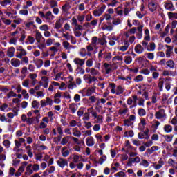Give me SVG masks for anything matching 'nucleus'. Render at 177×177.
<instances>
[{"label":"nucleus","instance_id":"1","mask_svg":"<svg viewBox=\"0 0 177 177\" xmlns=\"http://www.w3.org/2000/svg\"><path fill=\"white\" fill-rule=\"evenodd\" d=\"M25 175H32L34 171L32 170V164H29L28 162H22L21 166L19 167L17 171L15 173V176L19 177L24 172V168H26Z\"/></svg>","mask_w":177,"mask_h":177},{"label":"nucleus","instance_id":"2","mask_svg":"<svg viewBox=\"0 0 177 177\" xmlns=\"http://www.w3.org/2000/svg\"><path fill=\"white\" fill-rule=\"evenodd\" d=\"M99 59H104V62H110L113 57L111 53L100 50L98 53Z\"/></svg>","mask_w":177,"mask_h":177},{"label":"nucleus","instance_id":"3","mask_svg":"<svg viewBox=\"0 0 177 177\" xmlns=\"http://www.w3.org/2000/svg\"><path fill=\"white\" fill-rule=\"evenodd\" d=\"M133 24L134 26H138L137 27V32H136V37L138 39H142V37H143V25H140V22H139V20H133Z\"/></svg>","mask_w":177,"mask_h":177},{"label":"nucleus","instance_id":"4","mask_svg":"<svg viewBox=\"0 0 177 177\" xmlns=\"http://www.w3.org/2000/svg\"><path fill=\"white\" fill-rule=\"evenodd\" d=\"M39 15L41 19H44L46 21H52L55 19V16L52 14V11H48L46 13H44L42 11H39Z\"/></svg>","mask_w":177,"mask_h":177},{"label":"nucleus","instance_id":"5","mask_svg":"<svg viewBox=\"0 0 177 177\" xmlns=\"http://www.w3.org/2000/svg\"><path fill=\"white\" fill-rule=\"evenodd\" d=\"M16 55L17 59H23V57L27 56V50L23 48L21 46H18L16 47Z\"/></svg>","mask_w":177,"mask_h":177},{"label":"nucleus","instance_id":"6","mask_svg":"<svg viewBox=\"0 0 177 177\" xmlns=\"http://www.w3.org/2000/svg\"><path fill=\"white\" fill-rule=\"evenodd\" d=\"M155 118L156 120H160V121H165L167 120V113H165V109H160L155 113Z\"/></svg>","mask_w":177,"mask_h":177},{"label":"nucleus","instance_id":"7","mask_svg":"<svg viewBox=\"0 0 177 177\" xmlns=\"http://www.w3.org/2000/svg\"><path fill=\"white\" fill-rule=\"evenodd\" d=\"M66 84L68 85V89H74V88H77V84H75V81H74V77L71 75L68 76L66 78Z\"/></svg>","mask_w":177,"mask_h":177},{"label":"nucleus","instance_id":"8","mask_svg":"<svg viewBox=\"0 0 177 177\" xmlns=\"http://www.w3.org/2000/svg\"><path fill=\"white\" fill-rule=\"evenodd\" d=\"M41 107H46V106H53V100L49 97H46L45 100L40 101Z\"/></svg>","mask_w":177,"mask_h":177},{"label":"nucleus","instance_id":"9","mask_svg":"<svg viewBox=\"0 0 177 177\" xmlns=\"http://www.w3.org/2000/svg\"><path fill=\"white\" fill-rule=\"evenodd\" d=\"M106 5L101 6V7L99 9L95 10L93 12V15L95 17L102 16L103 13H104V10H106Z\"/></svg>","mask_w":177,"mask_h":177},{"label":"nucleus","instance_id":"10","mask_svg":"<svg viewBox=\"0 0 177 177\" xmlns=\"http://www.w3.org/2000/svg\"><path fill=\"white\" fill-rule=\"evenodd\" d=\"M167 50L165 51V55L167 59H169L171 56L174 55V46L165 45Z\"/></svg>","mask_w":177,"mask_h":177},{"label":"nucleus","instance_id":"11","mask_svg":"<svg viewBox=\"0 0 177 177\" xmlns=\"http://www.w3.org/2000/svg\"><path fill=\"white\" fill-rule=\"evenodd\" d=\"M139 162H140V158L139 156L129 158L128 159L127 165L128 167H132V164H139Z\"/></svg>","mask_w":177,"mask_h":177},{"label":"nucleus","instance_id":"12","mask_svg":"<svg viewBox=\"0 0 177 177\" xmlns=\"http://www.w3.org/2000/svg\"><path fill=\"white\" fill-rule=\"evenodd\" d=\"M57 164L60 168H64V167L68 165V162L63 158H59L57 160Z\"/></svg>","mask_w":177,"mask_h":177},{"label":"nucleus","instance_id":"13","mask_svg":"<svg viewBox=\"0 0 177 177\" xmlns=\"http://www.w3.org/2000/svg\"><path fill=\"white\" fill-rule=\"evenodd\" d=\"M148 8L150 12H156L158 8V3L157 1H149L148 3Z\"/></svg>","mask_w":177,"mask_h":177},{"label":"nucleus","instance_id":"14","mask_svg":"<svg viewBox=\"0 0 177 177\" xmlns=\"http://www.w3.org/2000/svg\"><path fill=\"white\" fill-rule=\"evenodd\" d=\"M158 150H160V147H158V146H153L146 150L145 156H150L151 154H153L154 151H158Z\"/></svg>","mask_w":177,"mask_h":177},{"label":"nucleus","instance_id":"15","mask_svg":"<svg viewBox=\"0 0 177 177\" xmlns=\"http://www.w3.org/2000/svg\"><path fill=\"white\" fill-rule=\"evenodd\" d=\"M33 28H37V26L34 24V21H28L25 23V30L27 31H32Z\"/></svg>","mask_w":177,"mask_h":177},{"label":"nucleus","instance_id":"16","mask_svg":"<svg viewBox=\"0 0 177 177\" xmlns=\"http://www.w3.org/2000/svg\"><path fill=\"white\" fill-rule=\"evenodd\" d=\"M164 6L167 10H169L170 12H174V10H175V7L174 6L172 1H167L165 3Z\"/></svg>","mask_w":177,"mask_h":177},{"label":"nucleus","instance_id":"17","mask_svg":"<svg viewBox=\"0 0 177 177\" xmlns=\"http://www.w3.org/2000/svg\"><path fill=\"white\" fill-rule=\"evenodd\" d=\"M129 112V109H128L127 104H123L122 105V108L119 110V114L120 115H125V114H127Z\"/></svg>","mask_w":177,"mask_h":177},{"label":"nucleus","instance_id":"18","mask_svg":"<svg viewBox=\"0 0 177 177\" xmlns=\"http://www.w3.org/2000/svg\"><path fill=\"white\" fill-rule=\"evenodd\" d=\"M10 64L12 67H20L21 65V61L17 58H12L10 60Z\"/></svg>","mask_w":177,"mask_h":177},{"label":"nucleus","instance_id":"19","mask_svg":"<svg viewBox=\"0 0 177 177\" xmlns=\"http://www.w3.org/2000/svg\"><path fill=\"white\" fill-rule=\"evenodd\" d=\"M86 145L88 147H92V146H95V138L92 136L87 137L86 138Z\"/></svg>","mask_w":177,"mask_h":177},{"label":"nucleus","instance_id":"20","mask_svg":"<svg viewBox=\"0 0 177 177\" xmlns=\"http://www.w3.org/2000/svg\"><path fill=\"white\" fill-rule=\"evenodd\" d=\"M71 9V6L70 3H66L62 7V13L65 15H70V12H68Z\"/></svg>","mask_w":177,"mask_h":177},{"label":"nucleus","instance_id":"21","mask_svg":"<svg viewBox=\"0 0 177 177\" xmlns=\"http://www.w3.org/2000/svg\"><path fill=\"white\" fill-rule=\"evenodd\" d=\"M56 171V167L55 166H50L48 169L43 172V176H48L50 174H53Z\"/></svg>","mask_w":177,"mask_h":177},{"label":"nucleus","instance_id":"22","mask_svg":"<svg viewBox=\"0 0 177 177\" xmlns=\"http://www.w3.org/2000/svg\"><path fill=\"white\" fill-rule=\"evenodd\" d=\"M73 63H75V64H76L77 66H80V67H82V66L85 64V59L76 57L73 59Z\"/></svg>","mask_w":177,"mask_h":177},{"label":"nucleus","instance_id":"23","mask_svg":"<svg viewBox=\"0 0 177 177\" xmlns=\"http://www.w3.org/2000/svg\"><path fill=\"white\" fill-rule=\"evenodd\" d=\"M68 109L70 111H71L72 114H75L78 110V105L75 102L71 103L69 104Z\"/></svg>","mask_w":177,"mask_h":177},{"label":"nucleus","instance_id":"24","mask_svg":"<svg viewBox=\"0 0 177 177\" xmlns=\"http://www.w3.org/2000/svg\"><path fill=\"white\" fill-rule=\"evenodd\" d=\"M134 50H135L136 53L140 55L143 52H145V48L140 44H137V45H136V46L134 48Z\"/></svg>","mask_w":177,"mask_h":177},{"label":"nucleus","instance_id":"25","mask_svg":"<svg viewBox=\"0 0 177 177\" xmlns=\"http://www.w3.org/2000/svg\"><path fill=\"white\" fill-rule=\"evenodd\" d=\"M61 97H62V93L60 92H57L54 95L53 102L55 103L56 104H60V102H62V100H60Z\"/></svg>","mask_w":177,"mask_h":177},{"label":"nucleus","instance_id":"26","mask_svg":"<svg viewBox=\"0 0 177 177\" xmlns=\"http://www.w3.org/2000/svg\"><path fill=\"white\" fill-rule=\"evenodd\" d=\"M15 52H16L15 47L8 48L7 50V56L8 57H15Z\"/></svg>","mask_w":177,"mask_h":177},{"label":"nucleus","instance_id":"27","mask_svg":"<svg viewBox=\"0 0 177 177\" xmlns=\"http://www.w3.org/2000/svg\"><path fill=\"white\" fill-rule=\"evenodd\" d=\"M49 51L50 52L51 57H55L57 52H59V48L56 46H52L49 48Z\"/></svg>","mask_w":177,"mask_h":177},{"label":"nucleus","instance_id":"28","mask_svg":"<svg viewBox=\"0 0 177 177\" xmlns=\"http://www.w3.org/2000/svg\"><path fill=\"white\" fill-rule=\"evenodd\" d=\"M35 39L37 42V44H41V41L43 38V36H42V33H41V32H39V30H35Z\"/></svg>","mask_w":177,"mask_h":177},{"label":"nucleus","instance_id":"29","mask_svg":"<svg viewBox=\"0 0 177 177\" xmlns=\"http://www.w3.org/2000/svg\"><path fill=\"white\" fill-rule=\"evenodd\" d=\"M95 124H103V116L101 115H97V113H96L95 116H93Z\"/></svg>","mask_w":177,"mask_h":177},{"label":"nucleus","instance_id":"30","mask_svg":"<svg viewBox=\"0 0 177 177\" xmlns=\"http://www.w3.org/2000/svg\"><path fill=\"white\" fill-rule=\"evenodd\" d=\"M79 55L80 56H81L82 57H85V56H91L92 55V53H87L86 52V49L85 48H81L79 51Z\"/></svg>","mask_w":177,"mask_h":177},{"label":"nucleus","instance_id":"31","mask_svg":"<svg viewBox=\"0 0 177 177\" xmlns=\"http://www.w3.org/2000/svg\"><path fill=\"white\" fill-rule=\"evenodd\" d=\"M147 50L148 52H154L156 50V43L150 42L147 46Z\"/></svg>","mask_w":177,"mask_h":177},{"label":"nucleus","instance_id":"32","mask_svg":"<svg viewBox=\"0 0 177 177\" xmlns=\"http://www.w3.org/2000/svg\"><path fill=\"white\" fill-rule=\"evenodd\" d=\"M138 101V96L133 95L132 97H129L127 100V103L129 106H131L132 103H136Z\"/></svg>","mask_w":177,"mask_h":177},{"label":"nucleus","instance_id":"33","mask_svg":"<svg viewBox=\"0 0 177 177\" xmlns=\"http://www.w3.org/2000/svg\"><path fill=\"white\" fill-rule=\"evenodd\" d=\"M112 39L113 41H117L119 45H122V39H124V36L122 35H119V36H113Z\"/></svg>","mask_w":177,"mask_h":177},{"label":"nucleus","instance_id":"34","mask_svg":"<svg viewBox=\"0 0 177 177\" xmlns=\"http://www.w3.org/2000/svg\"><path fill=\"white\" fill-rule=\"evenodd\" d=\"M160 125H161V122H160V121L158 120H154L152 122L151 128L152 129H153L154 132H156V131L158 129V127H160Z\"/></svg>","mask_w":177,"mask_h":177},{"label":"nucleus","instance_id":"35","mask_svg":"<svg viewBox=\"0 0 177 177\" xmlns=\"http://www.w3.org/2000/svg\"><path fill=\"white\" fill-rule=\"evenodd\" d=\"M145 127H146V120L142 118L140 120V122L138 124V129L140 131H144Z\"/></svg>","mask_w":177,"mask_h":177},{"label":"nucleus","instance_id":"36","mask_svg":"<svg viewBox=\"0 0 177 177\" xmlns=\"http://www.w3.org/2000/svg\"><path fill=\"white\" fill-rule=\"evenodd\" d=\"M144 41H150V31H149V28H146L144 32Z\"/></svg>","mask_w":177,"mask_h":177},{"label":"nucleus","instance_id":"37","mask_svg":"<svg viewBox=\"0 0 177 177\" xmlns=\"http://www.w3.org/2000/svg\"><path fill=\"white\" fill-rule=\"evenodd\" d=\"M92 46H93V48H96V46H97V45H99V38H97V37L95 36L93 37L91 39V44Z\"/></svg>","mask_w":177,"mask_h":177},{"label":"nucleus","instance_id":"38","mask_svg":"<svg viewBox=\"0 0 177 177\" xmlns=\"http://www.w3.org/2000/svg\"><path fill=\"white\" fill-rule=\"evenodd\" d=\"M171 77H167L165 79V89L166 91H171Z\"/></svg>","mask_w":177,"mask_h":177},{"label":"nucleus","instance_id":"39","mask_svg":"<svg viewBox=\"0 0 177 177\" xmlns=\"http://www.w3.org/2000/svg\"><path fill=\"white\" fill-rule=\"evenodd\" d=\"M163 138L165 142H167V143H171V142L174 140V134L165 135L163 136Z\"/></svg>","mask_w":177,"mask_h":177},{"label":"nucleus","instance_id":"40","mask_svg":"<svg viewBox=\"0 0 177 177\" xmlns=\"http://www.w3.org/2000/svg\"><path fill=\"white\" fill-rule=\"evenodd\" d=\"M96 92V86H93L87 89L86 95V96H91L93 93Z\"/></svg>","mask_w":177,"mask_h":177},{"label":"nucleus","instance_id":"41","mask_svg":"<svg viewBox=\"0 0 177 177\" xmlns=\"http://www.w3.org/2000/svg\"><path fill=\"white\" fill-rule=\"evenodd\" d=\"M163 131L166 133H171L173 131L172 126H171V124H165L163 127Z\"/></svg>","mask_w":177,"mask_h":177},{"label":"nucleus","instance_id":"42","mask_svg":"<svg viewBox=\"0 0 177 177\" xmlns=\"http://www.w3.org/2000/svg\"><path fill=\"white\" fill-rule=\"evenodd\" d=\"M103 66H104V68L106 71V73L110 74V73H111V64H107L105 62L104 63Z\"/></svg>","mask_w":177,"mask_h":177},{"label":"nucleus","instance_id":"43","mask_svg":"<svg viewBox=\"0 0 177 177\" xmlns=\"http://www.w3.org/2000/svg\"><path fill=\"white\" fill-rule=\"evenodd\" d=\"M165 162L162 160V159H160L158 161V163L156 165L153 166V168H155V169L158 170V169H161V168H162V166L164 165Z\"/></svg>","mask_w":177,"mask_h":177},{"label":"nucleus","instance_id":"44","mask_svg":"<svg viewBox=\"0 0 177 177\" xmlns=\"http://www.w3.org/2000/svg\"><path fill=\"white\" fill-rule=\"evenodd\" d=\"M138 139H149V135L147 134V131H145L143 133H138Z\"/></svg>","mask_w":177,"mask_h":177},{"label":"nucleus","instance_id":"45","mask_svg":"<svg viewBox=\"0 0 177 177\" xmlns=\"http://www.w3.org/2000/svg\"><path fill=\"white\" fill-rule=\"evenodd\" d=\"M91 75L93 77H97V76L99 77V75H100V72L99 71V70L95 68H91Z\"/></svg>","mask_w":177,"mask_h":177},{"label":"nucleus","instance_id":"46","mask_svg":"<svg viewBox=\"0 0 177 177\" xmlns=\"http://www.w3.org/2000/svg\"><path fill=\"white\" fill-rule=\"evenodd\" d=\"M35 64L36 65V67H37V68H41L42 66H44V60L41 59H37L35 60Z\"/></svg>","mask_w":177,"mask_h":177},{"label":"nucleus","instance_id":"47","mask_svg":"<svg viewBox=\"0 0 177 177\" xmlns=\"http://www.w3.org/2000/svg\"><path fill=\"white\" fill-rule=\"evenodd\" d=\"M26 41V44H28V45H32L35 42V38L32 36H28Z\"/></svg>","mask_w":177,"mask_h":177},{"label":"nucleus","instance_id":"48","mask_svg":"<svg viewBox=\"0 0 177 177\" xmlns=\"http://www.w3.org/2000/svg\"><path fill=\"white\" fill-rule=\"evenodd\" d=\"M166 66L169 67V68H175V62L172 59H169L167 62H166Z\"/></svg>","mask_w":177,"mask_h":177},{"label":"nucleus","instance_id":"49","mask_svg":"<svg viewBox=\"0 0 177 177\" xmlns=\"http://www.w3.org/2000/svg\"><path fill=\"white\" fill-rule=\"evenodd\" d=\"M71 136H67L66 137H64L61 140V145L62 146H65V145L68 143V139H71Z\"/></svg>","mask_w":177,"mask_h":177},{"label":"nucleus","instance_id":"50","mask_svg":"<svg viewBox=\"0 0 177 177\" xmlns=\"http://www.w3.org/2000/svg\"><path fill=\"white\" fill-rule=\"evenodd\" d=\"M62 154L63 157H68L70 156V151L67 150V147L62 148Z\"/></svg>","mask_w":177,"mask_h":177},{"label":"nucleus","instance_id":"51","mask_svg":"<svg viewBox=\"0 0 177 177\" xmlns=\"http://www.w3.org/2000/svg\"><path fill=\"white\" fill-rule=\"evenodd\" d=\"M73 136H76L77 138H80L81 136V131L78 130L77 128H73L72 129Z\"/></svg>","mask_w":177,"mask_h":177},{"label":"nucleus","instance_id":"52","mask_svg":"<svg viewBox=\"0 0 177 177\" xmlns=\"http://www.w3.org/2000/svg\"><path fill=\"white\" fill-rule=\"evenodd\" d=\"M114 28V26L113 25H104V26L102 27V30L104 31V30H106V31H113Z\"/></svg>","mask_w":177,"mask_h":177},{"label":"nucleus","instance_id":"53","mask_svg":"<svg viewBox=\"0 0 177 177\" xmlns=\"http://www.w3.org/2000/svg\"><path fill=\"white\" fill-rule=\"evenodd\" d=\"M62 26H63L62 19H59V20L56 21L55 26V30H60V28H62Z\"/></svg>","mask_w":177,"mask_h":177},{"label":"nucleus","instance_id":"54","mask_svg":"<svg viewBox=\"0 0 177 177\" xmlns=\"http://www.w3.org/2000/svg\"><path fill=\"white\" fill-rule=\"evenodd\" d=\"M81 160V156L77 154V153H73V162L75 164L80 162Z\"/></svg>","mask_w":177,"mask_h":177},{"label":"nucleus","instance_id":"55","mask_svg":"<svg viewBox=\"0 0 177 177\" xmlns=\"http://www.w3.org/2000/svg\"><path fill=\"white\" fill-rule=\"evenodd\" d=\"M62 46H63L64 48L66 49V50L71 49V46L70 43L67 41H63Z\"/></svg>","mask_w":177,"mask_h":177},{"label":"nucleus","instance_id":"56","mask_svg":"<svg viewBox=\"0 0 177 177\" xmlns=\"http://www.w3.org/2000/svg\"><path fill=\"white\" fill-rule=\"evenodd\" d=\"M138 114L140 117H145L146 115V110L143 108H140L138 109Z\"/></svg>","mask_w":177,"mask_h":177},{"label":"nucleus","instance_id":"57","mask_svg":"<svg viewBox=\"0 0 177 177\" xmlns=\"http://www.w3.org/2000/svg\"><path fill=\"white\" fill-rule=\"evenodd\" d=\"M124 63L126 64H131L132 63V57L130 55H127L124 57Z\"/></svg>","mask_w":177,"mask_h":177},{"label":"nucleus","instance_id":"58","mask_svg":"<svg viewBox=\"0 0 177 177\" xmlns=\"http://www.w3.org/2000/svg\"><path fill=\"white\" fill-rule=\"evenodd\" d=\"M40 31H49V26L48 24H43L39 26Z\"/></svg>","mask_w":177,"mask_h":177},{"label":"nucleus","instance_id":"59","mask_svg":"<svg viewBox=\"0 0 177 177\" xmlns=\"http://www.w3.org/2000/svg\"><path fill=\"white\" fill-rule=\"evenodd\" d=\"M124 93V88L122 86H118L116 88V95H122Z\"/></svg>","mask_w":177,"mask_h":177},{"label":"nucleus","instance_id":"60","mask_svg":"<svg viewBox=\"0 0 177 177\" xmlns=\"http://www.w3.org/2000/svg\"><path fill=\"white\" fill-rule=\"evenodd\" d=\"M12 3V0H3L0 1V5L2 6H8V5H10Z\"/></svg>","mask_w":177,"mask_h":177},{"label":"nucleus","instance_id":"61","mask_svg":"<svg viewBox=\"0 0 177 177\" xmlns=\"http://www.w3.org/2000/svg\"><path fill=\"white\" fill-rule=\"evenodd\" d=\"M86 66L87 67H92L93 66V58H89L86 61Z\"/></svg>","mask_w":177,"mask_h":177},{"label":"nucleus","instance_id":"62","mask_svg":"<svg viewBox=\"0 0 177 177\" xmlns=\"http://www.w3.org/2000/svg\"><path fill=\"white\" fill-rule=\"evenodd\" d=\"M168 17L169 19L174 20V19H177V13H174V12H168Z\"/></svg>","mask_w":177,"mask_h":177},{"label":"nucleus","instance_id":"63","mask_svg":"<svg viewBox=\"0 0 177 177\" xmlns=\"http://www.w3.org/2000/svg\"><path fill=\"white\" fill-rule=\"evenodd\" d=\"M10 145H12V143L10 142V141L9 140H5L3 142V146H4V147H6V149H9V147H10Z\"/></svg>","mask_w":177,"mask_h":177},{"label":"nucleus","instance_id":"64","mask_svg":"<svg viewBox=\"0 0 177 177\" xmlns=\"http://www.w3.org/2000/svg\"><path fill=\"white\" fill-rule=\"evenodd\" d=\"M115 177H127V174L124 171H119L114 174Z\"/></svg>","mask_w":177,"mask_h":177}]
</instances>
